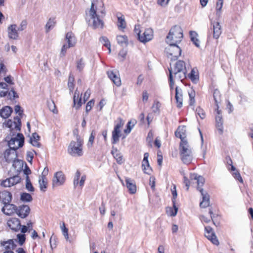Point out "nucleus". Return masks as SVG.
Segmentation results:
<instances>
[{
	"mask_svg": "<svg viewBox=\"0 0 253 253\" xmlns=\"http://www.w3.org/2000/svg\"><path fill=\"white\" fill-rule=\"evenodd\" d=\"M100 13L102 14V16L97 14V8L95 6L93 1H92L90 8L88 11V14L89 19L88 22V25L93 29H102L104 27V23L101 17L105 14V9H103L101 10Z\"/></svg>",
	"mask_w": 253,
	"mask_h": 253,
	"instance_id": "nucleus-1",
	"label": "nucleus"
},
{
	"mask_svg": "<svg viewBox=\"0 0 253 253\" xmlns=\"http://www.w3.org/2000/svg\"><path fill=\"white\" fill-rule=\"evenodd\" d=\"M179 150L182 162L187 165L190 164L193 160V153L188 142H180Z\"/></svg>",
	"mask_w": 253,
	"mask_h": 253,
	"instance_id": "nucleus-2",
	"label": "nucleus"
},
{
	"mask_svg": "<svg viewBox=\"0 0 253 253\" xmlns=\"http://www.w3.org/2000/svg\"><path fill=\"white\" fill-rule=\"evenodd\" d=\"M83 140L79 135L76 136V141H72L68 147V151L72 156H81L83 155Z\"/></svg>",
	"mask_w": 253,
	"mask_h": 253,
	"instance_id": "nucleus-3",
	"label": "nucleus"
},
{
	"mask_svg": "<svg viewBox=\"0 0 253 253\" xmlns=\"http://www.w3.org/2000/svg\"><path fill=\"white\" fill-rule=\"evenodd\" d=\"M17 148H14V147H10V148L6 150L4 153V158L5 161L7 163L13 162V167L16 168V165L18 164V168H20L23 165V163L22 161L17 159Z\"/></svg>",
	"mask_w": 253,
	"mask_h": 253,
	"instance_id": "nucleus-4",
	"label": "nucleus"
},
{
	"mask_svg": "<svg viewBox=\"0 0 253 253\" xmlns=\"http://www.w3.org/2000/svg\"><path fill=\"white\" fill-rule=\"evenodd\" d=\"M182 38V30L180 26L175 25L170 30L167 37L166 42L177 44L181 42Z\"/></svg>",
	"mask_w": 253,
	"mask_h": 253,
	"instance_id": "nucleus-5",
	"label": "nucleus"
},
{
	"mask_svg": "<svg viewBox=\"0 0 253 253\" xmlns=\"http://www.w3.org/2000/svg\"><path fill=\"white\" fill-rule=\"evenodd\" d=\"M169 45L165 48L167 57L171 60L175 61L181 55V49L176 43H168Z\"/></svg>",
	"mask_w": 253,
	"mask_h": 253,
	"instance_id": "nucleus-6",
	"label": "nucleus"
},
{
	"mask_svg": "<svg viewBox=\"0 0 253 253\" xmlns=\"http://www.w3.org/2000/svg\"><path fill=\"white\" fill-rule=\"evenodd\" d=\"M119 121L115 126L112 131V143L115 144L119 141V138L121 136V128L124 126V123L123 119L121 118H118Z\"/></svg>",
	"mask_w": 253,
	"mask_h": 253,
	"instance_id": "nucleus-7",
	"label": "nucleus"
},
{
	"mask_svg": "<svg viewBox=\"0 0 253 253\" xmlns=\"http://www.w3.org/2000/svg\"><path fill=\"white\" fill-rule=\"evenodd\" d=\"M65 175L62 171H59L55 172L52 180V187L55 188L63 185L65 182Z\"/></svg>",
	"mask_w": 253,
	"mask_h": 253,
	"instance_id": "nucleus-8",
	"label": "nucleus"
},
{
	"mask_svg": "<svg viewBox=\"0 0 253 253\" xmlns=\"http://www.w3.org/2000/svg\"><path fill=\"white\" fill-rule=\"evenodd\" d=\"M24 137L22 133H17L16 137L11 138L8 141V146L10 147H14V148L22 147L24 145Z\"/></svg>",
	"mask_w": 253,
	"mask_h": 253,
	"instance_id": "nucleus-9",
	"label": "nucleus"
},
{
	"mask_svg": "<svg viewBox=\"0 0 253 253\" xmlns=\"http://www.w3.org/2000/svg\"><path fill=\"white\" fill-rule=\"evenodd\" d=\"M205 237L210 241H211L214 245H218V240L214 232H213L212 228L210 226H206L205 227Z\"/></svg>",
	"mask_w": 253,
	"mask_h": 253,
	"instance_id": "nucleus-10",
	"label": "nucleus"
},
{
	"mask_svg": "<svg viewBox=\"0 0 253 253\" xmlns=\"http://www.w3.org/2000/svg\"><path fill=\"white\" fill-rule=\"evenodd\" d=\"M48 171V169L45 168L43 172H42V175L39 177V183L40 185V188L41 191L42 192H45L46 190L47 180L46 177V175L47 174Z\"/></svg>",
	"mask_w": 253,
	"mask_h": 253,
	"instance_id": "nucleus-11",
	"label": "nucleus"
},
{
	"mask_svg": "<svg viewBox=\"0 0 253 253\" xmlns=\"http://www.w3.org/2000/svg\"><path fill=\"white\" fill-rule=\"evenodd\" d=\"M14 121L8 120L5 124L6 127L10 128L11 130L15 129L16 131H20L21 129V119L18 117H15L14 118Z\"/></svg>",
	"mask_w": 253,
	"mask_h": 253,
	"instance_id": "nucleus-12",
	"label": "nucleus"
},
{
	"mask_svg": "<svg viewBox=\"0 0 253 253\" xmlns=\"http://www.w3.org/2000/svg\"><path fill=\"white\" fill-rule=\"evenodd\" d=\"M21 180V178L18 175H16L3 180L1 185L5 187H11L19 183Z\"/></svg>",
	"mask_w": 253,
	"mask_h": 253,
	"instance_id": "nucleus-13",
	"label": "nucleus"
},
{
	"mask_svg": "<svg viewBox=\"0 0 253 253\" xmlns=\"http://www.w3.org/2000/svg\"><path fill=\"white\" fill-rule=\"evenodd\" d=\"M153 38V31L151 28L145 30L142 35L139 36L138 40L143 43H146L151 41Z\"/></svg>",
	"mask_w": 253,
	"mask_h": 253,
	"instance_id": "nucleus-14",
	"label": "nucleus"
},
{
	"mask_svg": "<svg viewBox=\"0 0 253 253\" xmlns=\"http://www.w3.org/2000/svg\"><path fill=\"white\" fill-rule=\"evenodd\" d=\"M7 226L15 232L19 231L21 227L20 221L17 218H10L7 221Z\"/></svg>",
	"mask_w": 253,
	"mask_h": 253,
	"instance_id": "nucleus-15",
	"label": "nucleus"
},
{
	"mask_svg": "<svg viewBox=\"0 0 253 253\" xmlns=\"http://www.w3.org/2000/svg\"><path fill=\"white\" fill-rule=\"evenodd\" d=\"M30 208L28 205H22L17 207L16 213L21 218H26L29 214Z\"/></svg>",
	"mask_w": 253,
	"mask_h": 253,
	"instance_id": "nucleus-16",
	"label": "nucleus"
},
{
	"mask_svg": "<svg viewBox=\"0 0 253 253\" xmlns=\"http://www.w3.org/2000/svg\"><path fill=\"white\" fill-rule=\"evenodd\" d=\"M211 29L213 32V38L217 39L222 33L221 26L219 22L215 21L211 22Z\"/></svg>",
	"mask_w": 253,
	"mask_h": 253,
	"instance_id": "nucleus-17",
	"label": "nucleus"
},
{
	"mask_svg": "<svg viewBox=\"0 0 253 253\" xmlns=\"http://www.w3.org/2000/svg\"><path fill=\"white\" fill-rule=\"evenodd\" d=\"M107 74L109 78L113 82V83L117 86L121 85V81L119 77V73L117 71H108Z\"/></svg>",
	"mask_w": 253,
	"mask_h": 253,
	"instance_id": "nucleus-18",
	"label": "nucleus"
},
{
	"mask_svg": "<svg viewBox=\"0 0 253 253\" xmlns=\"http://www.w3.org/2000/svg\"><path fill=\"white\" fill-rule=\"evenodd\" d=\"M17 208V207L16 205L8 203L4 205L1 211L5 214L10 215L16 212Z\"/></svg>",
	"mask_w": 253,
	"mask_h": 253,
	"instance_id": "nucleus-19",
	"label": "nucleus"
},
{
	"mask_svg": "<svg viewBox=\"0 0 253 253\" xmlns=\"http://www.w3.org/2000/svg\"><path fill=\"white\" fill-rule=\"evenodd\" d=\"M148 157L149 154L148 153H144V158L142 163V168L144 173L148 174H150L152 169L150 167L148 162Z\"/></svg>",
	"mask_w": 253,
	"mask_h": 253,
	"instance_id": "nucleus-20",
	"label": "nucleus"
},
{
	"mask_svg": "<svg viewBox=\"0 0 253 253\" xmlns=\"http://www.w3.org/2000/svg\"><path fill=\"white\" fill-rule=\"evenodd\" d=\"M200 192L202 196V201L200 203V206L202 208H206L210 205V195L204 189H201Z\"/></svg>",
	"mask_w": 253,
	"mask_h": 253,
	"instance_id": "nucleus-21",
	"label": "nucleus"
},
{
	"mask_svg": "<svg viewBox=\"0 0 253 253\" xmlns=\"http://www.w3.org/2000/svg\"><path fill=\"white\" fill-rule=\"evenodd\" d=\"M12 198V194L6 190L0 192V202L3 205L10 203Z\"/></svg>",
	"mask_w": 253,
	"mask_h": 253,
	"instance_id": "nucleus-22",
	"label": "nucleus"
},
{
	"mask_svg": "<svg viewBox=\"0 0 253 253\" xmlns=\"http://www.w3.org/2000/svg\"><path fill=\"white\" fill-rule=\"evenodd\" d=\"M186 128L184 126H179L175 132V135L176 137L181 139V142H187L185 139Z\"/></svg>",
	"mask_w": 253,
	"mask_h": 253,
	"instance_id": "nucleus-23",
	"label": "nucleus"
},
{
	"mask_svg": "<svg viewBox=\"0 0 253 253\" xmlns=\"http://www.w3.org/2000/svg\"><path fill=\"white\" fill-rule=\"evenodd\" d=\"M18 29L15 24L10 25L8 27L7 32L9 38L13 40H17L18 38Z\"/></svg>",
	"mask_w": 253,
	"mask_h": 253,
	"instance_id": "nucleus-24",
	"label": "nucleus"
},
{
	"mask_svg": "<svg viewBox=\"0 0 253 253\" xmlns=\"http://www.w3.org/2000/svg\"><path fill=\"white\" fill-rule=\"evenodd\" d=\"M125 181L126 187L128 189L129 192L132 194L135 193L136 186L134 180L130 178L126 177Z\"/></svg>",
	"mask_w": 253,
	"mask_h": 253,
	"instance_id": "nucleus-25",
	"label": "nucleus"
},
{
	"mask_svg": "<svg viewBox=\"0 0 253 253\" xmlns=\"http://www.w3.org/2000/svg\"><path fill=\"white\" fill-rule=\"evenodd\" d=\"M66 40L67 41L68 47H73L75 46L77 40L74 34L72 32H68L66 35Z\"/></svg>",
	"mask_w": 253,
	"mask_h": 253,
	"instance_id": "nucleus-26",
	"label": "nucleus"
},
{
	"mask_svg": "<svg viewBox=\"0 0 253 253\" xmlns=\"http://www.w3.org/2000/svg\"><path fill=\"white\" fill-rule=\"evenodd\" d=\"M172 74H176L177 72L186 71L185 63L182 60H178L175 64L173 70L172 69Z\"/></svg>",
	"mask_w": 253,
	"mask_h": 253,
	"instance_id": "nucleus-27",
	"label": "nucleus"
},
{
	"mask_svg": "<svg viewBox=\"0 0 253 253\" xmlns=\"http://www.w3.org/2000/svg\"><path fill=\"white\" fill-rule=\"evenodd\" d=\"M215 111L217 113L215 117L216 126L219 133L221 134L223 133V119L221 115V110H219V114L217 113L216 110Z\"/></svg>",
	"mask_w": 253,
	"mask_h": 253,
	"instance_id": "nucleus-28",
	"label": "nucleus"
},
{
	"mask_svg": "<svg viewBox=\"0 0 253 253\" xmlns=\"http://www.w3.org/2000/svg\"><path fill=\"white\" fill-rule=\"evenodd\" d=\"M175 98L176 100L177 107L180 108L182 106V93L181 89L179 88L177 86L175 88Z\"/></svg>",
	"mask_w": 253,
	"mask_h": 253,
	"instance_id": "nucleus-29",
	"label": "nucleus"
},
{
	"mask_svg": "<svg viewBox=\"0 0 253 253\" xmlns=\"http://www.w3.org/2000/svg\"><path fill=\"white\" fill-rule=\"evenodd\" d=\"M213 97L216 107L215 110L217 111V113L219 114V104L221 102V99L220 91L218 89H216L214 90L213 92Z\"/></svg>",
	"mask_w": 253,
	"mask_h": 253,
	"instance_id": "nucleus-30",
	"label": "nucleus"
},
{
	"mask_svg": "<svg viewBox=\"0 0 253 253\" xmlns=\"http://www.w3.org/2000/svg\"><path fill=\"white\" fill-rule=\"evenodd\" d=\"M13 110L11 107L6 106L0 110V116L3 118H8L12 112Z\"/></svg>",
	"mask_w": 253,
	"mask_h": 253,
	"instance_id": "nucleus-31",
	"label": "nucleus"
},
{
	"mask_svg": "<svg viewBox=\"0 0 253 253\" xmlns=\"http://www.w3.org/2000/svg\"><path fill=\"white\" fill-rule=\"evenodd\" d=\"M79 92H78V90H76L74 94L73 102L74 107L77 110L79 109L82 104V98L81 97H79Z\"/></svg>",
	"mask_w": 253,
	"mask_h": 253,
	"instance_id": "nucleus-32",
	"label": "nucleus"
},
{
	"mask_svg": "<svg viewBox=\"0 0 253 253\" xmlns=\"http://www.w3.org/2000/svg\"><path fill=\"white\" fill-rule=\"evenodd\" d=\"M56 21L55 18H50L45 26V32L48 33L55 26Z\"/></svg>",
	"mask_w": 253,
	"mask_h": 253,
	"instance_id": "nucleus-33",
	"label": "nucleus"
},
{
	"mask_svg": "<svg viewBox=\"0 0 253 253\" xmlns=\"http://www.w3.org/2000/svg\"><path fill=\"white\" fill-rule=\"evenodd\" d=\"M1 244L5 247L6 251L13 250L16 247L14 241L12 239H9L7 241H4L1 243Z\"/></svg>",
	"mask_w": 253,
	"mask_h": 253,
	"instance_id": "nucleus-34",
	"label": "nucleus"
},
{
	"mask_svg": "<svg viewBox=\"0 0 253 253\" xmlns=\"http://www.w3.org/2000/svg\"><path fill=\"white\" fill-rule=\"evenodd\" d=\"M40 139L39 135L36 132L32 134V136L30 137V142L35 147H40V143L38 142Z\"/></svg>",
	"mask_w": 253,
	"mask_h": 253,
	"instance_id": "nucleus-35",
	"label": "nucleus"
},
{
	"mask_svg": "<svg viewBox=\"0 0 253 253\" xmlns=\"http://www.w3.org/2000/svg\"><path fill=\"white\" fill-rule=\"evenodd\" d=\"M8 92V85L5 83H0V96L4 97Z\"/></svg>",
	"mask_w": 253,
	"mask_h": 253,
	"instance_id": "nucleus-36",
	"label": "nucleus"
},
{
	"mask_svg": "<svg viewBox=\"0 0 253 253\" xmlns=\"http://www.w3.org/2000/svg\"><path fill=\"white\" fill-rule=\"evenodd\" d=\"M188 77L193 83H196L199 81V76L194 69H192Z\"/></svg>",
	"mask_w": 253,
	"mask_h": 253,
	"instance_id": "nucleus-37",
	"label": "nucleus"
},
{
	"mask_svg": "<svg viewBox=\"0 0 253 253\" xmlns=\"http://www.w3.org/2000/svg\"><path fill=\"white\" fill-rule=\"evenodd\" d=\"M20 200L23 202H30L33 200V198L30 194L24 192L21 194Z\"/></svg>",
	"mask_w": 253,
	"mask_h": 253,
	"instance_id": "nucleus-38",
	"label": "nucleus"
},
{
	"mask_svg": "<svg viewBox=\"0 0 253 253\" xmlns=\"http://www.w3.org/2000/svg\"><path fill=\"white\" fill-rule=\"evenodd\" d=\"M136 123V121L134 119L129 121L127 123L126 128L124 130V132L126 134L129 133Z\"/></svg>",
	"mask_w": 253,
	"mask_h": 253,
	"instance_id": "nucleus-39",
	"label": "nucleus"
},
{
	"mask_svg": "<svg viewBox=\"0 0 253 253\" xmlns=\"http://www.w3.org/2000/svg\"><path fill=\"white\" fill-rule=\"evenodd\" d=\"M100 42L104 45L106 46L108 50L109 53L111 52V43L109 42L108 39L104 36L101 37L99 39Z\"/></svg>",
	"mask_w": 253,
	"mask_h": 253,
	"instance_id": "nucleus-40",
	"label": "nucleus"
},
{
	"mask_svg": "<svg viewBox=\"0 0 253 253\" xmlns=\"http://www.w3.org/2000/svg\"><path fill=\"white\" fill-rule=\"evenodd\" d=\"M117 40L118 43L123 45L124 44H127V37L126 36H118L117 37Z\"/></svg>",
	"mask_w": 253,
	"mask_h": 253,
	"instance_id": "nucleus-41",
	"label": "nucleus"
},
{
	"mask_svg": "<svg viewBox=\"0 0 253 253\" xmlns=\"http://www.w3.org/2000/svg\"><path fill=\"white\" fill-rule=\"evenodd\" d=\"M188 95L190 98L189 105L192 106L195 103V92L193 89L188 90Z\"/></svg>",
	"mask_w": 253,
	"mask_h": 253,
	"instance_id": "nucleus-42",
	"label": "nucleus"
},
{
	"mask_svg": "<svg viewBox=\"0 0 253 253\" xmlns=\"http://www.w3.org/2000/svg\"><path fill=\"white\" fill-rule=\"evenodd\" d=\"M168 70L169 71V87H170V90L171 91L173 89V86H174V81L173 79L172 68H169L168 69Z\"/></svg>",
	"mask_w": 253,
	"mask_h": 253,
	"instance_id": "nucleus-43",
	"label": "nucleus"
},
{
	"mask_svg": "<svg viewBox=\"0 0 253 253\" xmlns=\"http://www.w3.org/2000/svg\"><path fill=\"white\" fill-rule=\"evenodd\" d=\"M26 188L29 192H34V188L30 181L29 176L26 177Z\"/></svg>",
	"mask_w": 253,
	"mask_h": 253,
	"instance_id": "nucleus-44",
	"label": "nucleus"
},
{
	"mask_svg": "<svg viewBox=\"0 0 253 253\" xmlns=\"http://www.w3.org/2000/svg\"><path fill=\"white\" fill-rule=\"evenodd\" d=\"M8 90L9 89H8V92L7 94L8 99L13 100L16 98L18 97V95H17L16 91L14 90L13 88H11L9 91Z\"/></svg>",
	"mask_w": 253,
	"mask_h": 253,
	"instance_id": "nucleus-45",
	"label": "nucleus"
},
{
	"mask_svg": "<svg viewBox=\"0 0 253 253\" xmlns=\"http://www.w3.org/2000/svg\"><path fill=\"white\" fill-rule=\"evenodd\" d=\"M186 72L187 70L185 71H181L180 72H177L176 74H174L175 77L179 80L181 82H182L186 78Z\"/></svg>",
	"mask_w": 253,
	"mask_h": 253,
	"instance_id": "nucleus-46",
	"label": "nucleus"
},
{
	"mask_svg": "<svg viewBox=\"0 0 253 253\" xmlns=\"http://www.w3.org/2000/svg\"><path fill=\"white\" fill-rule=\"evenodd\" d=\"M118 27L119 28L125 29L126 27V23L125 19L122 16H118Z\"/></svg>",
	"mask_w": 253,
	"mask_h": 253,
	"instance_id": "nucleus-47",
	"label": "nucleus"
},
{
	"mask_svg": "<svg viewBox=\"0 0 253 253\" xmlns=\"http://www.w3.org/2000/svg\"><path fill=\"white\" fill-rule=\"evenodd\" d=\"M205 182V179L202 176H199L197 180L196 181V183H197V190L200 192L201 189H203L201 188L203 186Z\"/></svg>",
	"mask_w": 253,
	"mask_h": 253,
	"instance_id": "nucleus-48",
	"label": "nucleus"
},
{
	"mask_svg": "<svg viewBox=\"0 0 253 253\" xmlns=\"http://www.w3.org/2000/svg\"><path fill=\"white\" fill-rule=\"evenodd\" d=\"M223 6V0H218L216 4V15L220 16Z\"/></svg>",
	"mask_w": 253,
	"mask_h": 253,
	"instance_id": "nucleus-49",
	"label": "nucleus"
},
{
	"mask_svg": "<svg viewBox=\"0 0 253 253\" xmlns=\"http://www.w3.org/2000/svg\"><path fill=\"white\" fill-rule=\"evenodd\" d=\"M84 67V60L82 58L77 62V69L79 72H82Z\"/></svg>",
	"mask_w": 253,
	"mask_h": 253,
	"instance_id": "nucleus-50",
	"label": "nucleus"
},
{
	"mask_svg": "<svg viewBox=\"0 0 253 253\" xmlns=\"http://www.w3.org/2000/svg\"><path fill=\"white\" fill-rule=\"evenodd\" d=\"M196 114H197L198 115H199V117L202 119H204L206 117V114H205V111L200 107H198L196 108Z\"/></svg>",
	"mask_w": 253,
	"mask_h": 253,
	"instance_id": "nucleus-51",
	"label": "nucleus"
},
{
	"mask_svg": "<svg viewBox=\"0 0 253 253\" xmlns=\"http://www.w3.org/2000/svg\"><path fill=\"white\" fill-rule=\"evenodd\" d=\"M172 204L174 210L171 208H169V215L171 216H175L177 214L178 208L176 206L175 201L173 200Z\"/></svg>",
	"mask_w": 253,
	"mask_h": 253,
	"instance_id": "nucleus-52",
	"label": "nucleus"
},
{
	"mask_svg": "<svg viewBox=\"0 0 253 253\" xmlns=\"http://www.w3.org/2000/svg\"><path fill=\"white\" fill-rule=\"evenodd\" d=\"M17 238L18 240V243L20 246L23 245L26 240L25 235L24 234H18L17 235Z\"/></svg>",
	"mask_w": 253,
	"mask_h": 253,
	"instance_id": "nucleus-53",
	"label": "nucleus"
},
{
	"mask_svg": "<svg viewBox=\"0 0 253 253\" xmlns=\"http://www.w3.org/2000/svg\"><path fill=\"white\" fill-rule=\"evenodd\" d=\"M160 107H161L160 103L158 101H155L152 107L153 112L155 113H159L160 112Z\"/></svg>",
	"mask_w": 253,
	"mask_h": 253,
	"instance_id": "nucleus-54",
	"label": "nucleus"
},
{
	"mask_svg": "<svg viewBox=\"0 0 253 253\" xmlns=\"http://www.w3.org/2000/svg\"><path fill=\"white\" fill-rule=\"evenodd\" d=\"M80 176H81L80 172L79 170H77L76 172V174H75V175L74 177V181H73L74 188H76L77 187V186L78 185L79 180L80 179Z\"/></svg>",
	"mask_w": 253,
	"mask_h": 253,
	"instance_id": "nucleus-55",
	"label": "nucleus"
},
{
	"mask_svg": "<svg viewBox=\"0 0 253 253\" xmlns=\"http://www.w3.org/2000/svg\"><path fill=\"white\" fill-rule=\"evenodd\" d=\"M34 153H36V152L33 150V151H28L27 152L26 156H27V160L31 163L33 158H34Z\"/></svg>",
	"mask_w": 253,
	"mask_h": 253,
	"instance_id": "nucleus-56",
	"label": "nucleus"
},
{
	"mask_svg": "<svg viewBox=\"0 0 253 253\" xmlns=\"http://www.w3.org/2000/svg\"><path fill=\"white\" fill-rule=\"evenodd\" d=\"M66 44L63 45L60 53V56L63 57L65 56L67 49L69 48Z\"/></svg>",
	"mask_w": 253,
	"mask_h": 253,
	"instance_id": "nucleus-57",
	"label": "nucleus"
},
{
	"mask_svg": "<svg viewBox=\"0 0 253 253\" xmlns=\"http://www.w3.org/2000/svg\"><path fill=\"white\" fill-rule=\"evenodd\" d=\"M48 106L49 110L53 113H57V110L56 109L55 105L53 101H52L51 102H48Z\"/></svg>",
	"mask_w": 253,
	"mask_h": 253,
	"instance_id": "nucleus-58",
	"label": "nucleus"
},
{
	"mask_svg": "<svg viewBox=\"0 0 253 253\" xmlns=\"http://www.w3.org/2000/svg\"><path fill=\"white\" fill-rule=\"evenodd\" d=\"M94 102L93 99H92L87 103L85 107V112L86 113H88V112L91 110L92 107L94 105Z\"/></svg>",
	"mask_w": 253,
	"mask_h": 253,
	"instance_id": "nucleus-59",
	"label": "nucleus"
},
{
	"mask_svg": "<svg viewBox=\"0 0 253 253\" xmlns=\"http://www.w3.org/2000/svg\"><path fill=\"white\" fill-rule=\"evenodd\" d=\"M94 138H95L94 131L92 130L91 133V134H90V135L89 136V140H88V144H87V145H88V147H90V146H92V143H93V142L94 141Z\"/></svg>",
	"mask_w": 253,
	"mask_h": 253,
	"instance_id": "nucleus-60",
	"label": "nucleus"
},
{
	"mask_svg": "<svg viewBox=\"0 0 253 253\" xmlns=\"http://www.w3.org/2000/svg\"><path fill=\"white\" fill-rule=\"evenodd\" d=\"M233 175L236 180H239L241 183L243 182L242 178L238 170H236V171L234 172L233 173Z\"/></svg>",
	"mask_w": 253,
	"mask_h": 253,
	"instance_id": "nucleus-61",
	"label": "nucleus"
},
{
	"mask_svg": "<svg viewBox=\"0 0 253 253\" xmlns=\"http://www.w3.org/2000/svg\"><path fill=\"white\" fill-rule=\"evenodd\" d=\"M27 27V22L25 20H23L19 26L17 28L19 31H22L26 29Z\"/></svg>",
	"mask_w": 253,
	"mask_h": 253,
	"instance_id": "nucleus-62",
	"label": "nucleus"
},
{
	"mask_svg": "<svg viewBox=\"0 0 253 253\" xmlns=\"http://www.w3.org/2000/svg\"><path fill=\"white\" fill-rule=\"evenodd\" d=\"M171 193L172 195V202H173V200L175 201V199L177 196L175 185H174L173 189H171Z\"/></svg>",
	"mask_w": 253,
	"mask_h": 253,
	"instance_id": "nucleus-63",
	"label": "nucleus"
},
{
	"mask_svg": "<svg viewBox=\"0 0 253 253\" xmlns=\"http://www.w3.org/2000/svg\"><path fill=\"white\" fill-rule=\"evenodd\" d=\"M170 0H158L157 3L161 6L167 5Z\"/></svg>",
	"mask_w": 253,
	"mask_h": 253,
	"instance_id": "nucleus-64",
	"label": "nucleus"
}]
</instances>
